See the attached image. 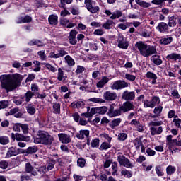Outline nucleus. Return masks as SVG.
Masks as SVG:
<instances>
[{
  "instance_id": "1",
  "label": "nucleus",
  "mask_w": 181,
  "mask_h": 181,
  "mask_svg": "<svg viewBox=\"0 0 181 181\" xmlns=\"http://www.w3.org/2000/svg\"><path fill=\"white\" fill-rule=\"evenodd\" d=\"M22 80H23V76L19 74L1 75L0 76L1 87L7 93L13 91L20 83H22Z\"/></svg>"
},
{
  "instance_id": "2",
  "label": "nucleus",
  "mask_w": 181,
  "mask_h": 181,
  "mask_svg": "<svg viewBox=\"0 0 181 181\" xmlns=\"http://www.w3.org/2000/svg\"><path fill=\"white\" fill-rule=\"evenodd\" d=\"M135 46L139 51L140 54L144 57H149V56L158 53L155 47L148 46V45L144 44L142 42H136Z\"/></svg>"
},
{
  "instance_id": "3",
  "label": "nucleus",
  "mask_w": 181,
  "mask_h": 181,
  "mask_svg": "<svg viewBox=\"0 0 181 181\" xmlns=\"http://www.w3.org/2000/svg\"><path fill=\"white\" fill-rule=\"evenodd\" d=\"M35 144H42V145H51L53 142V137L45 131H39L37 136L34 139Z\"/></svg>"
},
{
  "instance_id": "4",
  "label": "nucleus",
  "mask_w": 181,
  "mask_h": 181,
  "mask_svg": "<svg viewBox=\"0 0 181 181\" xmlns=\"http://www.w3.org/2000/svg\"><path fill=\"white\" fill-rule=\"evenodd\" d=\"M163 122L162 121H151L148 123L150 126V132L152 136H155V135H160L162 132H163Z\"/></svg>"
},
{
  "instance_id": "5",
  "label": "nucleus",
  "mask_w": 181,
  "mask_h": 181,
  "mask_svg": "<svg viewBox=\"0 0 181 181\" xmlns=\"http://www.w3.org/2000/svg\"><path fill=\"white\" fill-rule=\"evenodd\" d=\"M177 23L181 26V16H173L171 17H168V25L170 28H175Z\"/></svg>"
},
{
  "instance_id": "6",
  "label": "nucleus",
  "mask_w": 181,
  "mask_h": 181,
  "mask_svg": "<svg viewBox=\"0 0 181 181\" xmlns=\"http://www.w3.org/2000/svg\"><path fill=\"white\" fill-rule=\"evenodd\" d=\"M129 86V83L125 82V81H115L111 86L112 90H122Z\"/></svg>"
},
{
  "instance_id": "7",
  "label": "nucleus",
  "mask_w": 181,
  "mask_h": 181,
  "mask_svg": "<svg viewBox=\"0 0 181 181\" xmlns=\"http://www.w3.org/2000/svg\"><path fill=\"white\" fill-rule=\"evenodd\" d=\"M117 161L119 162V165H121V166H124V168H129L133 167L131 161H129L127 158L122 155H119L117 156Z\"/></svg>"
},
{
  "instance_id": "8",
  "label": "nucleus",
  "mask_w": 181,
  "mask_h": 181,
  "mask_svg": "<svg viewBox=\"0 0 181 181\" xmlns=\"http://www.w3.org/2000/svg\"><path fill=\"white\" fill-rule=\"evenodd\" d=\"M85 5L86 9L91 13H97L100 11V7L98 6H93L92 0H85Z\"/></svg>"
},
{
  "instance_id": "9",
  "label": "nucleus",
  "mask_w": 181,
  "mask_h": 181,
  "mask_svg": "<svg viewBox=\"0 0 181 181\" xmlns=\"http://www.w3.org/2000/svg\"><path fill=\"white\" fill-rule=\"evenodd\" d=\"M11 139L13 141L17 140V141H23V142H29L30 141V136H23V134H21L19 133H12L11 134Z\"/></svg>"
},
{
  "instance_id": "10",
  "label": "nucleus",
  "mask_w": 181,
  "mask_h": 181,
  "mask_svg": "<svg viewBox=\"0 0 181 181\" xmlns=\"http://www.w3.org/2000/svg\"><path fill=\"white\" fill-rule=\"evenodd\" d=\"M122 98L125 100V101H132L135 100V92L125 90L122 95Z\"/></svg>"
},
{
  "instance_id": "11",
  "label": "nucleus",
  "mask_w": 181,
  "mask_h": 181,
  "mask_svg": "<svg viewBox=\"0 0 181 181\" xmlns=\"http://www.w3.org/2000/svg\"><path fill=\"white\" fill-rule=\"evenodd\" d=\"M67 54V52L63 49L58 50V53L55 54L54 52L49 53L48 57L49 59H59L60 57H64Z\"/></svg>"
},
{
  "instance_id": "12",
  "label": "nucleus",
  "mask_w": 181,
  "mask_h": 181,
  "mask_svg": "<svg viewBox=\"0 0 181 181\" xmlns=\"http://www.w3.org/2000/svg\"><path fill=\"white\" fill-rule=\"evenodd\" d=\"M117 43H118V47H119L120 49H128V46H129V44H128V42L125 40V39L124 38V36L122 35L119 36L117 40Z\"/></svg>"
},
{
  "instance_id": "13",
  "label": "nucleus",
  "mask_w": 181,
  "mask_h": 181,
  "mask_svg": "<svg viewBox=\"0 0 181 181\" xmlns=\"http://www.w3.org/2000/svg\"><path fill=\"white\" fill-rule=\"evenodd\" d=\"M134 103L129 101L124 103L123 105L120 107V110L123 111V112H127V111H131L134 110Z\"/></svg>"
},
{
  "instance_id": "14",
  "label": "nucleus",
  "mask_w": 181,
  "mask_h": 181,
  "mask_svg": "<svg viewBox=\"0 0 181 181\" xmlns=\"http://www.w3.org/2000/svg\"><path fill=\"white\" fill-rule=\"evenodd\" d=\"M121 107H119V109H114V106L113 105H110L109 110H108V115L110 117H118V115H121Z\"/></svg>"
},
{
  "instance_id": "15",
  "label": "nucleus",
  "mask_w": 181,
  "mask_h": 181,
  "mask_svg": "<svg viewBox=\"0 0 181 181\" xmlns=\"http://www.w3.org/2000/svg\"><path fill=\"white\" fill-rule=\"evenodd\" d=\"M58 137L60 142H62V144H70V142H71V139L70 138V136L66 134H59Z\"/></svg>"
},
{
  "instance_id": "16",
  "label": "nucleus",
  "mask_w": 181,
  "mask_h": 181,
  "mask_svg": "<svg viewBox=\"0 0 181 181\" xmlns=\"http://www.w3.org/2000/svg\"><path fill=\"white\" fill-rule=\"evenodd\" d=\"M156 29L158 30V32H160V33H166V32L169 30V25L166 23L161 22L158 23Z\"/></svg>"
},
{
  "instance_id": "17",
  "label": "nucleus",
  "mask_w": 181,
  "mask_h": 181,
  "mask_svg": "<svg viewBox=\"0 0 181 181\" xmlns=\"http://www.w3.org/2000/svg\"><path fill=\"white\" fill-rule=\"evenodd\" d=\"M103 97L107 101H114V100L117 98V93L111 91H106L104 93Z\"/></svg>"
},
{
  "instance_id": "18",
  "label": "nucleus",
  "mask_w": 181,
  "mask_h": 181,
  "mask_svg": "<svg viewBox=\"0 0 181 181\" xmlns=\"http://www.w3.org/2000/svg\"><path fill=\"white\" fill-rule=\"evenodd\" d=\"M76 36H77V31L72 30L69 33V43L71 45H77V40H76Z\"/></svg>"
},
{
  "instance_id": "19",
  "label": "nucleus",
  "mask_w": 181,
  "mask_h": 181,
  "mask_svg": "<svg viewBox=\"0 0 181 181\" xmlns=\"http://www.w3.org/2000/svg\"><path fill=\"white\" fill-rule=\"evenodd\" d=\"M88 136H90V131L88 130H81L76 134L78 139H84V138H88Z\"/></svg>"
},
{
  "instance_id": "20",
  "label": "nucleus",
  "mask_w": 181,
  "mask_h": 181,
  "mask_svg": "<svg viewBox=\"0 0 181 181\" xmlns=\"http://www.w3.org/2000/svg\"><path fill=\"white\" fill-rule=\"evenodd\" d=\"M16 155H19L18 149L16 148L11 147L7 151L6 158H12V156H16Z\"/></svg>"
},
{
  "instance_id": "21",
  "label": "nucleus",
  "mask_w": 181,
  "mask_h": 181,
  "mask_svg": "<svg viewBox=\"0 0 181 181\" xmlns=\"http://www.w3.org/2000/svg\"><path fill=\"white\" fill-rule=\"evenodd\" d=\"M29 22H32V17L29 16H25V17H20L16 21V23H29Z\"/></svg>"
},
{
  "instance_id": "22",
  "label": "nucleus",
  "mask_w": 181,
  "mask_h": 181,
  "mask_svg": "<svg viewBox=\"0 0 181 181\" xmlns=\"http://www.w3.org/2000/svg\"><path fill=\"white\" fill-rule=\"evenodd\" d=\"M108 81H110V78H108L107 76H103L102 77L101 80L96 84V87H98V88H103V87H104V86H105Z\"/></svg>"
},
{
  "instance_id": "23",
  "label": "nucleus",
  "mask_w": 181,
  "mask_h": 181,
  "mask_svg": "<svg viewBox=\"0 0 181 181\" xmlns=\"http://www.w3.org/2000/svg\"><path fill=\"white\" fill-rule=\"evenodd\" d=\"M151 60L153 62V63H154V64H156V66H160V64L163 63L162 59L159 55H153L151 57Z\"/></svg>"
},
{
  "instance_id": "24",
  "label": "nucleus",
  "mask_w": 181,
  "mask_h": 181,
  "mask_svg": "<svg viewBox=\"0 0 181 181\" xmlns=\"http://www.w3.org/2000/svg\"><path fill=\"white\" fill-rule=\"evenodd\" d=\"M167 60H181V56L180 54L172 53L166 57Z\"/></svg>"
},
{
  "instance_id": "25",
  "label": "nucleus",
  "mask_w": 181,
  "mask_h": 181,
  "mask_svg": "<svg viewBox=\"0 0 181 181\" xmlns=\"http://www.w3.org/2000/svg\"><path fill=\"white\" fill-rule=\"evenodd\" d=\"M28 45L30 46H37V47H43L45 46V44L39 40H33L28 42Z\"/></svg>"
},
{
  "instance_id": "26",
  "label": "nucleus",
  "mask_w": 181,
  "mask_h": 181,
  "mask_svg": "<svg viewBox=\"0 0 181 181\" xmlns=\"http://www.w3.org/2000/svg\"><path fill=\"white\" fill-rule=\"evenodd\" d=\"M65 63L69 66L71 67L76 64V62H74V59L70 55H66L64 57Z\"/></svg>"
},
{
  "instance_id": "27",
  "label": "nucleus",
  "mask_w": 181,
  "mask_h": 181,
  "mask_svg": "<svg viewBox=\"0 0 181 181\" xmlns=\"http://www.w3.org/2000/svg\"><path fill=\"white\" fill-rule=\"evenodd\" d=\"M26 110L27 112L30 114V115H35V114L36 113V107L32 104H28L26 106Z\"/></svg>"
},
{
  "instance_id": "28",
  "label": "nucleus",
  "mask_w": 181,
  "mask_h": 181,
  "mask_svg": "<svg viewBox=\"0 0 181 181\" xmlns=\"http://www.w3.org/2000/svg\"><path fill=\"white\" fill-rule=\"evenodd\" d=\"M84 102H83L82 100L75 101L71 104V107H72V108H81L84 107Z\"/></svg>"
},
{
  "instance_id": "29",
  "label": "nucleus",
  "mask_w": 181,
  "mask_h": 181,
  "mask_svg": "<svg viewBox=\"0 0 181 181\" xmlns=\"http://www.w3.org/2000/svg\"><path fill=\"white\" fill-rule=\"evenodd\" d=\"M57 19H58V17L57 16H54V15H51L49 16L48 18V21H49V25H57Z\"/></svg>"
},
{
  "instance_id": "30",
  "label": "nucleus",
  "mask_w": 181,
  "mask_h": 181,
  "mask_svg": "<svg viewBox=\"0 0 181 181\" xmlns=\"http://www.w3.org/2000/svg\"><path fill=\"white\" fill-rule=\"evenodd\" d=\"M35 95V93L28 90L26 92L24 98H25V101L26 103H29V101H30V100H32V97H33Z\"/></svg>"
},
{
  "instance_id": "31",
  "label": "nucleus",
  "mask_w": 181,
  "mask_h": 181,
  "mask_svg": "<svg viewBox=\"0 0 181 181\" xmlns=\"http://www.w3.org/2000/svg\"><path fill=\"white\" fill-rule=\"evenodd\" d=\"M36 152H37V146H36L28 147L25 150V153H27V155L32 154V153H36Z\"/></svg>"
},
{
  "instance_id": "32",
  "label": "nucleus",
  "mask_w": 181,
  "mask_h": 181,
  "mask_svg": "<svg viewBox=\"0 0 181 181\" xmlns=\"http://www.w3.org/2000/svg\"><path fill=\"white\" fill-rule=\"evenodd\" d=\"M111 148V143L110 142H103L100 146V151H107V149H110Z\"/></svg>"
},
{
  "instance_id": "33",
  "label": "nucleus",
  "mask_w": 181,
  "mask_h": 181,
  "mask_svg": "<svg viewBox=\"0 0 181 181\" xmlns=\"http://www.w3.org/2000/svg\"><path fill=\"white\" fill-rule=\"evenodd\" d=\"M119 124H121V118L115 119L110 122V128H115V127H118Z\"/></svg>"
},
{
  "instance_id": "34",
  "label": "nucleus",
  "mask_w": 181,
  "mask_h": 181,
  "mask_svg": "<svg viewBox=\"0 0 181 181\" xmlns=\"http://www.w3.org/2000/svg\"><path fill=\"white\" fill-rule=\"evenodd\" d=\"M173 40V38L172 37H169L167 38H163L160 40V45H169L170 43H172V41Z\"/></svg>"
},
{
  "instance_id": "35",
  "label": "nucleus",
  "mask_w": 181,
  "mask_h": 181,
  "mask_svg": "<svg viewBox=\"0 0 181 181\" xmlns=\"http://www.w3.org/2000/svg\"><path fill=\"white\" fill-rule=\"evenodd\" d=\"M175 172H176V167L172 166V165H168L166 168L167 175L170 176V175H173V173H175Z\"/></svg>"
},
{
  "instance_id": "36",
  "label": "nucleus",
  "mask_w": 181,
  "mask_h": 181,
  "mask_svg": "<svg viewBox=\"0 0 181 181\" xmlns=\"http://www.w3.org/2000/svg\"><path fill=\"white\" fill-rule=\"evenodd\" d=\"M48 165H47V170H52L54 168V165H56V160H53L52 158H50L48 160Z\"/></svg>"
},
{
  "instance_id": "37",
  "label": "nucleus",
  "mask_w": 181,
  "mask_h": 181,
  "mask_svg": "<svg viewBox=\"0 0 181 181\" xmlns=\"http://www.w3.org/2000/svg\"><path fill=\"white\" fill-rule=\"evenodd\" d=\"M88 101H91L92 103H96L98 104H103V103H105V100H104V99L98 98H90Z\"/></svg>"
},
{
  "instance_id": "38",
  "label": "nucleus",
  "mask_w": 181,
  "mask_h": 181,
  "mask_svg": "<svg viewBox=\"0 0 181 181\" xmlns=\"http://www.w3.org/2000/svg\"><path fill=\"white\" fill-rule=\"evenodd\" d=\"M43 65L46 67V69H47V70L52 71V73H55V71H57L54 66H52V64L49 63H44Z\"/></svg>"
},
{
  "instance_id": "39",
  "label": "nucleus",
  "mask_w": 181,
  "mask_h": 181,
  "mask_svg": "<svg viewBox=\"0 0 181 181\" xmlns=\"http://www.w3.org/2000/svg\"><path fill=\"white\" fill-rule=\"evenodd\" d=\"M90 146L92 148H98V146H100V139H93L92 141L90 142Z\"/></svg>"
},
{
  "instance_id": "40",
  "label": "nucleus",
  "mask_w": 181,
  "mask_h": 181,
  "mask_svg": "<svg viewBox=\"0 0 181 181\" xmlns=\"http://www.w3.org/2000/svg\"><path fill=\"white\" fill-rule=\"evenodd\" d=\"M162 110H163L162 106H157L154 108L153 113L157 115V117H159L162 112Z\"/></svg>"
},
{
  "instance_id": "41",
  "label": "nucleus",
  "mask_w": 181,
  "mask_h": 181,
  "mask_svg": "<svg viewBox=\"0 0 181 181\" xmlns=\"http://www.w3.org/2000/svg\"><path fill=\"white\" fill-rule=\"evenodd\" d=\"M151 103L153 105V107H155L156 105L160 104V99L158 96H153Z\"/></svg>"
},
{
  "instance_id": "42",
  "label": "nucleus",
  "mask_w": 181,
  "mask_h": 181,
  "mask_svg": "<svg viewBox=\"0 0 181 181\" xmlns=\"http://www.w3.org/2000/svg\"><path fill=\"white\" fill-rule=\"evenodd\" d=\"M97 110L98 114H100L101 115L105 114V112L107 111V107L105 106L97 107Z\"/></svg>"
},
{
  "instance_id": "43",
  "label": "nucleus",
  "mask_w": 181,
  "mask_h": 181,
  "mask_svg": "<svg viewBox=\"0 0 181 181\" xmlns=\"http://www.w3.org/2000/svg\"><path fill=\"white\" fill-rule=\"evenodd\" d=\"M168 146L170 151H172L174 146H177L176 139H173L172 141H168Z\"/></svg>"
},
{
  "instance_id": "44",
  "label": "nucleus",
  "mask_w": 181,
  "mask_h": 181,
  "mask_svg": "<svg viewBox=\"0 0 181 181\" xmlns=\"http://www.w3.org/2000/svg\"><path fill=\"white\" fill-rule=\"evenodd\" d=\"M144 108H154L152 101H149L148 100L144 101Z\"/></svg>"
},
{
  "instance_id": "45",
  "label": "nucleus",
  "mask_w": 181,
  "mask_h": 181,
  "mask_svg": "<svg viewBox=\"0 0 181 181\" xmlns=\"http://www.w3.org/2000/svg\"><path fill=\"white\" fill-rule=\"evenodd\" d=\"M113 23L114 21H112V20H107V22L102 25V28L104 29H110V26Z\"/></svg>"
},
{
  "instance_id": "46",
  "label": "nucleus",
  "mask_w": 181,
  "mask_h": 181,
  "mask_svg": "<svg viewBox=\"0 0 181 181\" xmlns=\"http://www.w3.org/2000/svg\"><path fill=\"white\" fill-rule=\"evenodd\" d=\"M146 77L147 78H151V80L158 78V76H156V74L151 71H148L146 74Z\"/></svg>"
},
{
  "instance_id": "47",
  "label": "nucleus",
  "mask_w": 181,
  "mask_h": 181,
  "mask_svg": "<svg viewBox=\"0 0 181 181\" xmlns=\"http://www.w3.org/2000/svg\"><path fill=\"white\" fill-rule=\"evenodd\" d=\"M33 166H32V164L27 163L25 164V172L27 173H30V172H33Z\"/></svg>"
},
{
  "instance_id": "48",
  "label": "nucleus",
  "mask_w": 181,
  "mask_h": 181,
  "mask_svg": "<svg viewBox=\"0 0 181 181\" xmlns=\"http://www.w3.org/2000/svg\"><path fill=\"white\" fill-rule=\"evenodd\" d=\"M0 144H1V145H6L9 144V139L6 136L0 137Z\"/></svg>"
},
{
  "instance_id": "49",
  "label": "nucleus",
  "mask_w": 181,
  "mask_h": 181,
  "mask_svg": "<svg viewBox=\"0 0 181 181\" xmlns=\"http://www.w3.org/2000/svg\"><path fill=\"white\" fill-rule=\"evenodd\" d=\"M121 175L125 177H131L132 176V173L127 170H122L121 171Z\"/></svg>"
},
{
  "instance_id": "50",
  "label": "nucleus",
  "mask_w": 181,
  "mask_h": 181,
  "mask_svg": "<svg viewBox=\"0 0 181 181\" xmlns=\"http://www.w3.org/2000/svg\"><path fill=\"white\" fill-rule=\"evenodd\" d=\"M136 76L134 75H131V74H125V79L128 80L129 81H135Z\"/></svg>"
},
{
  "instance_id": "51",
  "label": "nucleus",
  "mask_w": 181,
  "mask_h": 181,
  "mask_svg": "<svg viewBox=\"0 0 181 181\" xmlns=\"http://www.w3.org/2000/svg\"><path fill=\"white\" fill-rule=\"evenodd\" d=\"M21 129L23 134H29V126L28 124H21Z\"/></svg>"
},
{
  "instance_id": "52",
  "label": "nucleus",
  "mask_w": 181,
  "mask_h": 181,
  "mask_svg": "<svg viewBox=\"0 0 181 181\" xmlns=\"http://www.w3.org/2000/svg\"><path fill=\"white\" fill-rule=\"evenodd\" d=\"M112 169L113 170V173H112V175H115L117 172H118V163L117 162L112 163Z\"/></svg>"
},
{
  "instance_id": "53",
  "label": "nucleus",
  "mask_w": 181,
  "mask_h": 181,
  "mask_svg": "<svg viewBox=\"0 0 181 181\" xmlns=\"http://www.w3.org/2000/svg\"><path fill=\"white\" fill-rule=\"evenodd\" d=\"M173 122L177 128H181V119L177 118V116H175V119H173Z\"/></svg>"
},
{
  "instance_id": "54",
  "label": "nucleus",
  "mask_w": 181,
  "mask_h": 181,
  "mask_svg": "<svg viewBox=\"0 0 181 181\" xmlns=\"http://www.w3.org/2000/svg\"><path fill=\"white\" fill-rule=\"evenodd\" d=\"M63 76H64V73L63 72V70H62V68H59L58 76H57L59 81H62V80H63Z\"/></svg>"
},
{
  "instance_id": "55",
  "label": "nucleus",
  "mask_w": 181,
  "mask_h": 181,
  "mask_svg": "<svg viewBox=\"0 0 181 181\" xmlns=\"http://www.w3.org/2000/svg\"><path fill=\"white\" fill-rule=\"evenodd\" d=\"M22 127V124L21 123H16L13 126V131H16V132H21V128Z\"/></svg>"
},
{
  "instance_id": "56",
  "label": "nucleus",
  "mask_w": 181,
  "mask_h": 181,
  "mask_svg": "<svg viewBox=\"0 0 181 181\" xmlns=\"http://www.w3.org/2000/svg\"><path fill=\"white\" fill-rule=\"evenodd\" d=\"M25 100V96H21V99L14 100L13 103L16 105H21Z\"/></svg>"
},
{
  "instance_id": "57",
  "label": "nucleus",
  "mask_w": 181,
  "mask_h": 181,
  "mask_svg": "<svg viewBox=\"0 0 181 181\" xmlns=\"http://www.w3.org/2000/svg\"><path fill=\"white\" fill-rule=\"evenodd\" d=\"M9 104V102L7 100L0 101V110H3L4 108H6Z\"/></svg>"
},
{
  "instance_id": "58",
  "label": "nucleus",
  "mask_w": 181,
  "mask_h": 181,
  "mask_svg": "<svg viewBox=\"0 0 181 181\" xmlns=\"http://www.w3.org/2000/svg\"><path fill=\"white\" fill-rule=\"evenodd\" d=\"M77 163L78 166H79L80 168H84V166H86V160H84L83 158H79L78 159Z\"/></svg>"
},
{
  "instance_id": "59",
  "label": "nucleus",
  "mask_w": 181,
  "mask_h": 181,
  "mask_svg": "<svg viewBox=\"0 0 181 181\" xmlns=\"http://www.w3.org/2000/svg\"><path fill=\"white\" fill-rule=\"evenodd\" d=\"M53 108L55 114H60V105L59 103H55Z\"/></svg>"
},
{
  "instance_id": "60",
  "label": "nucleus",
  "mask_w": 181,
  "mask_h": 181,
  "mask_svg": "<svg viewBox=\"0 0 181 181\" xmlns=\"http://www.w3.org/2000/svg\"><path fill=\"white\" fill-rule=\"evenodd\" d=\"M134 145L137 149H139L142 145V141L139 139H135L134 140Z\"/></svg>"
},
{
  "instance_id": "61",
  "label": "nucleus",
  "mask_w": 181,
  "mask_h": 181,
  "mask_svg": "<svg viewBox=\"0 0 181 181\" xmlns=\"http://www.w3.org/2000/svg\"><path fill=\"white\" fill-rule=\"evenodd\" d=\"M9 166V163L7 161L3 160L0 162V168L1 169H6Z\"/></svg>"
},
{
  "instance_id": "62",
  "label": "nucleus",
  "mask_w": 181,
  "mask_h": 181,
  "mask_svg": "<svg viewBox=\"0 0 181 181\" xmlns=\"http://www.w3.org/2000/svg\"><path fill=\"white\" fill-rule=\"evenodd\" d=\"M60 15L62 16V18H65V16L70 15V12L64 7V10L61 11Z\"/></svg>"
},
{
  "instance_id": "63",
  "label": "nucleus",
  "mask_w": 181,
  "mask_h": 181,
  "mask_svg": "<svg viewBox=\"0 0 181 181\" xmlns=\"http://www.w3.org/2000/svg\"><path fill=\"white\" fill-rule=\"evenodd\" d=\"M37 54L41 60H46V54H45V51H39Z\"/></svg>"
},
{
  "instance_id": "64",
  "label": "nucleus",
  "mask_w": 181,
  "mask_h": 181,
  "mask_svg": "<svg viewBox=\"0 0 181 181\" xmlns=\"http://www.w3.org/2000/svg\"><path fill=\"white\" fill-rule=\"evenodd\" d=\"M139 5L141 6V8H149V6H151V4L146 1H141Z\"/></svg>"
}]
</instances>
